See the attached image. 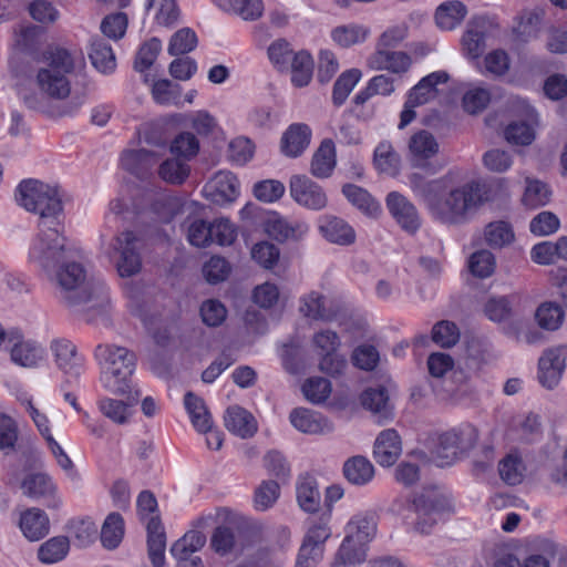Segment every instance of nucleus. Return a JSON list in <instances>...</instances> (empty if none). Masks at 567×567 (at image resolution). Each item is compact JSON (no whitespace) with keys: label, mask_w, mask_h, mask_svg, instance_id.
Masks as SVG:
<instances>
[{"label":"nucleus","mask_w":567,"mask_h":567,"mask_svg":"<svg viewBox=\"0 0 567 567\" xmlns=\"http://www.w3.org/2000/svg\"><path fill=\"white\" fill-rule=\"evenodd\" d=\"M147 553L154 567L165 565L166 534L159 516H152L146 523Z\"/></svg>","instance_id":"nucleus-20"},{"label":"nucleus","mask_w":567,"mask_h":567,"mask_svg":"<svg viewBox=\"0 0 567 567\" xmlns=\"http://www.w3.org/2000/svg\"><path fill=\"white\" fill-rule=\"evenodd\" d=\"M239 188V181L231 172L220 171L205 184L203 194L212 203L223 206L237 199Z\"/></svg>","instance_id":"nucleus-14"},{"label":"nucleus","mask_w":567,"mask_h":567,"mask_svg":"<svg viewBox=\"0 0 567 567\" xmlns=\"http://www.w3.org/2000/svg\"><path fill=\"white\" fill-rule=\"evenodd\" d=\"M326 298L316 291H311L300 298L299 311L313 320L330 321L334 315L326 306Z\"/></svg>","instance_id":"nucleus-40"},{"label":"nucleus","mask_w":567,"mask_h":567,"mask_svg":"<svg viewBox=\"0 0 567 567\" xmlns=\"http://www.w3.org/2000/svg\"><path fill=\"white\" fill-rule=\"evenodd\" d=\"M567 346L550 348L538 361V380L549 390L557 386L566 367Z\"/></svg>","instance_id":"nucleus-15"},{"label":"nucleus","mask_w":567,"mask_h":567,"mask_svg":"<svg viewBox=\"0 0 567 567\" xmlns=\"http://www.w3.org/2000/svg\"><path fill=\"white\" fill-rule=\"evenodd\" d=\"M363 408L371 411L378 423H383L392 417V406L384 388H369L361 394Z\"/></svg>","instance_id":"nucleus-28"},{"label":"nucleus","mask_w":567,"mask_h":567,"mask_svg":"<svg viewBox=\"0 0 567 567\" xmlns=\"http://www.w3.org/2000/svg\"><path fill=\"white\" fill-rule=\"evenodd\" d=\"M185 408L190 416L194 427L200 433H207L212 430V416L199 396L187 392L184 398Z\"/></svg>","instance_id":"nucleus-35"},{"label":"nucleus","mask_w":567,"mask_h":567,"mask_svg":"<svg viewBox=\"0 0 567 567\" xmlns=\"http://www.w3.org/2000/svg\"><path fill=\"white\" fill-rule=\"evenodd\" d=\"M501 478L508 485H516L523 481L524 465L522 460L513 454H508L498 464Z\"/></svg>","instance_id":"nucleus-58"},{"label":"nucleus","mask_w":567,"mask_h":567,"mask_svg":"<svg viewBox=\"0 0 567 567\" xmlns=\"http://www.w3.org/2000/svg\"><path fill=\"white\" fill-rule=\"evenodd\" d=\"M401 453V437L395 430L388 429L378 435L374 442L373 456L381 466H392Z\"/></svg>","instance_id":"nucleus-19"},{"label":"nucleus","mask_w":567,"mask_h":567,"mask_svg":"<svg viewBox=\"0 0 567 567\" xmlns=\"http://www.w3.org/2000/svg\"><path fill=\"white\" fill-rule=\"evenodd\" d=\"M411 58L402 51H390L388 49L377 48L367 59V65L371 70H386L392 73H404L411 66Z\"/></svg>","instance_id":"nucleus-18"},{"label":"nucleus","mask_w":567,"mask_h":567,"mask_svg":"<svg viewBox=\"0 0 567 567\" xmlns=\"http://www.w3.org/2000/svg\"><path fill=\"white\" fill-rule=\"evenodd\" d=\"M94 358L102 367L101 382L115 394H131V377L135 369V355L126 348L114 344H99Z\"/></svg>","instance_id":"nucleus-5"},{"label":"nucleus","mask_w":567,"mask_h":567,"mask_svg":"<svg viewBox=\"0 0 567 567\" xmlns=\"http://www.w3.org/2000/svg\"><path fill=\"white\" fill-rule=\"evenodd\" d=\"M171 152L186 161L195 157L199 151V142L190 132H182L171 143Z\"/></svg>","instance_id":"nucleus-55"},{"label":"nucleus","mask_w":567,"mask_h":567,"mask_svg":"<svg viewBox=\"0 0 567 567\" xmlns=\"http://www.w3.org/2000/svg\"><path fill=\"white\" fill-rule=\"evenodd\" d=\"M197 45L196 33L189 28H183L175 32L168 44L171 55H182L193 51Z\"/></svg>","instance_id":"nucleus-62"},{"label":"nucleus","mask_w":567,"mask_h":567,"mask_svg":"<svg viewBox=\"0 0 567 567\" xmlns=\"http://www.w3.org/2000/svg\"><path fill=\"white\" fill-rule=\"evenodd\" d=\"M125 532L124 519L120 513H110L101 527V543L106 549H115Z\"/></svg>","instance_id":"nucleus-37"},{"label":"nucleus","mask_w":567,"mask_h":567,"mask_svg":"<svg viewBox=\"0 0 567 567\" xmlns=\"http://www.w3.org/2000/svg\"><path fill=\"white\" fill-rule=\"evenodd\" d=\"M64 293L63 298L72 307H81L86 320L93 321L95 315L104 316L109 306V292L102 281L85 284L86 274L79 262L64 260L52 272H44Z\"/></svg>","instance_id":"nucleus-3"},{"label":"nucleus","mask_w":567,"mask_h":567,"mask_svg":"<svg viewBox=\"0 0 567 567\" xmlns=\"http://www.w3.org/2000/svg\"><path fill=\"white\" fill-rule=\"evenodd\" d=\"M218 6L224 10H231L244 20H256L264 12L261 0H220Z\"/></svg>","instance_id":"nucleus-45"},{"label":"nucleus","mask_w":567,"mask_h":567,"mask_svg":"<svg viewBox=\"0 0 567 567\" xmlns=\"http://www.w3.org/2000/svg\"><path fill=\"white\" fill-rule=\"evenodd\" d=\"M311 130L307 124H291L281 137V151L286 156L297 157L309 146Z\"/></svg>","instance_id":"nucleus-23"},{"label":"nucleus","mask_w":567,"mask_h":567,"mask_svg":"<svg viewBox=\"0 0 567 567\" xmlns=\"http://www.w3.org/2000/svg\"><path fill=\"white\" fill-rule=\"evenodd\" d=\"M23 493L33 498H50L48 506L59 507L61 501L54 497L55 485L52 480L43 473L28 475L22 482Z\"/></svg>","instance_id":"nucleus-26"},{"label":"nucleus","mask_w":567,"mask_h":567,"mask_svg":"<svg viewBox=\"0 0 567 567\" xmlns=\"http://www.w3.org/2000/svg\"><path fill=\"white\" fill-rule=\"evenodd\" d=\"M280 494L279 484L276 481H264L255 492V507L259 511L270 508Z\"/></svg>","instance_id":"nucleus-64"},{"label":"nucleus","mask_w":567,"mask_h":567,"mask_svg":"<svg viewBox=\"0 0 567 567\" xmlns=\"http://www.w3.org/2000/svg\"><path fill=\"white\" fill-rule=\"evenodd\" d=\"M485 240L493 248H503L513 243L515 235L512 226L503 220L489 223L484 230Z\"/></svg>","instance_id":"nucleus-44"},{"label":"nucleus","mask_w":567,"mask_h":567,"mask_svg":"<svg viewBox=\"0 0 567 567\" xmlns=\"http://www.w3.org/2000/svg\"><path fill=\"white\" fill-rule=\"evenodd\" d=\"M342 193L353 206L369 216H377L381 210L380 204L365 189L357 185L346 184Z\"/></svg>","instance_id":"nucleus-41"},{"label":"nucleus","mask_w":567,"mask_h":567,"mask_svg":"<svg viewBox=\"0 0 567 567\" xmlns=\"http://www.w3.org/2000/svg\"><path fill=\"white\" fill-rule=\"evenodd\" d=\"M464 52L472 59L478 58L485 49L484 23L471 24L462 38Z\"/></svg>","instance_id":"nucleus-46"},{"label":"nucleus","mask_w":567,"mask_h":567,"mask_svg":"<svg viewBox=\"0 0 567 567\" xmlns=\"http://www.w3.org/2000/svg\"><path fill=\"white\" fill-rule=\"evenodd\" d=\"M330 514L323 513L318 522H312L302 543L323 550L326 540L330 537Z\"/></svg>","instance_id":"nucleus-53"},{"label":"nucleus","mask_w":567,"mask_h":567,"mask_svg":"<svg viewBox=\"0 0 567 567\" xmlns=\"http://www.w3.org/2000/svg\"><path fill=\"white\" fill-rule=\"evenodd\" d=\"M69 532L74 537L78 546L87 547L96 539L97 527L89 517L78 518L69 523Z\"/></svg>","instance_id":"nucleus-52"},{"label":"nucleus","mask_w":567,"mask_h":567,"mask_svg":"<svg viewBox=\"0 0 567 567\" xmlns=\"http://www.w3.org/2000/svg\"><path fill=\"white\" fill-rule=\"evenodd\" d=\"M454 434L443 433L439 437L437 446L434 451V461L440 467H444L454 463L462 452L455 444Z\"/></svg>","instance_id":"nucleus-50"},{"label":"nucleus","mask_w":567,"mask_h":567,"mask_svg":"<svg viewBox=\"0 0 567 567\" xmlns=\"http://www.w3.org/2000/svg\"><path fill=\"white\" fill-rule=\"evenodd\" d=\"M460 336L457 326L449 320L435 323L432 329V340L442 348L455 346L460 340Z\"/></svg>","instance_id":"nucleus-57"},{"label":"nucleus","mask_w":567,"mask_h":567,"mask_svg":"<svg viewBox=\"0 0 567 567\" xmlns=\"http://www.w3.org/2000/svg\"><path fill=\"white\" fill-rule=\"evenodd\" d=\"M19 527L25 538L37 542L49 534V517L42 509L29 508L21 513Z\"/></svg>","instance_id":"nucleus-25"},{"label":"nucleus","mask_w":567,"mask_h":567,"mask_svg":"<svg viewBox=\"0 0 567 567\" xmlns=\"http://www.w3.org/2000/svg\"><path fill=\"white\" fill-rule=\"evenodd\" d=\"M161 50L162 42L157 38H152L144 42L136 53L134 69L138 72H144L150 69L157 59Z\"/></svg>","instance_id":"nucleus-59"},{"label":"nucleus","mask_w":567,"mask_h":567,"mask_svg":"<svg viewBox=\"0 0 567 567\" xmlns=\"http://www.w3.org/2000/svg\"><path fill=\"white\" fill-rule=\"evenodd\" d=\"M50 352L56 369L68 382L78 380L84 371V357L78 347L66 338H55L50 342Z\"/></svg>","instance_id":"nucleus-8"},{"label":"nucleus","mask_w":567,"mask_h":567,"mask_svg":"<svg viewBox=\"0 0 567 567\" xmlns=\"http://www.w3.org/2000/svg\"><path fill=\"white\" fill-rule=\"evenodd\" d=\"M516 112L522 117L513 121L505 130V138L511 144L529 145L535 140L538 117L535 110L524 100H516Z\"/></svg>","instance_id":"nucleus-12"},{"label":"nucleus","mask_w":567,"mask_h":567,"mask_svg":"<svg viewBox=\"0 0 567 567\" xmlns=\"http://www.w3.org/2000/svg\"><path fill=\"white\" fill-rule=\"evenodd\" d=\"M343 550V543L341 544L336 559L332 563V567L339 566H354L357 564L362 563L365 559V544L357 543L355 540H350L347 549Z\"/></svg>","instance_id":"nucleus-60"},{"label":"nucleus","mask_w":567,"mask_h":567,"mask_svg":"<svg viewBox=\"0 0 567 567\" xmlns=\"http://www.w3.org/2000/svg\"><path fill=\"white\" fill-rule=\"evenodd\" d=\"M69 550V538L65 536H54L40 545L38 558L42 564L52 565L63 560Z\"/></svg>","instance_id":"nucleus-39"},{"label":"nucleus","mask_w":567,"mask_h":567,"mask_svg":"<svg viewBox=\"0 0 567 567\" xmlns=\"http://www.w3.org/2000/svg\"><path fill=\"white\" fill-rule=\"evenodd\" d=\"M296 496L300 508L308 513H316L320 508L321 495L318 483L309 474L300 475L296 483Z\"/></svg>","instance_id":"nucleus-29"},{"label":"nucleus","mask_w":567,"mask_h":567,"mask_svg":"<svg viewBox=\"0 0 567 567\" xmlns=\"http://www.w3.org/2000/svg\"><path fill=\"white\" fill-rule=\"evenodd\" d=\"M42 359V347L31 340L19 341L11 349V360L24 368L37 367Z\"/></svg>","instance_id":"nucleus-38"},{"label":"nucleus","mask_w":567,"mask_h":567,"mask_svg":"<svg viewBox=\"0 0 567 567\" xmlns=\"http://www.w3.org/2000/svg\"><path fill=\"white\" fill-rule=\"evenodd\" d=\"M467 14L465 4L458 0H450L441 3L435 11V21L442 30H453Z\"/></svg>","instance_id":"nucleus-33"},{"label":"nucleus","mask_w":567,"mask_h":567,"mask_svg":"<svg viewBox=\"0 0 567 567\" xmlns=\"http://www.w3.org/2000/svg\"><path fill=\"white\" fill-rule=\"evenodd\" d=\"M361 78V71L358 69H350L344 71L336 81L332 91V102L336 106L344 103L355 84Z\"/></svg>","instance_id":"nucleus-49"},{"label":"nucleus","mask_w":567,"mask_h":567,"mask_svg":"<svg viewBox=\"0 0 567 567\" xmlns=\"http://www.w3.org/2000/svg\"><path fill=\"white\" fill-rule=\"evenodd\" d=\"M411 165L424 169L427 174H436L443 168V164H434L429 161L439 153L440 146L432 133L421 130L414 133L408 143Z\"/></svg>","instance_id":"nucleus-9"},{"label":"nucleus","mask_w":567,"mask_h":567,"mask_svg":"<svg viewBox=\"0 0 567 567\" xmlns=\"http://www.w3.org/2000/svg\"><path fill=\"white\" fill-rule=\"evenodd\" d=\"M302 392L308 401L321 403L330 395L331 384L329 380L321 377L310 378L303 383Z\"/></svg>","instance_id":"nucleus-63"},{"label":"nucleus","mask_w":567,"mask_h":567,"mask_svg":"<svg viewBox=\"0 0 567 567\" xmlns=\"http://www.w3.org/2000/svg\"><path fill=\"white\" fill-rule=\"evenodd\" d=\"M38 229L29 248V258L43 272H52L59 264L68 260L72 249L68 245L61 220L56 224H38Z\"/></svg>","instance_id":"nucleus-6"},{"label":"nucleus","mask_w":567,"mask_h":567,"mask_svg":"<svg viewBox=\"0 0 567 567\" xmlns=\"http://www.w3.org/2000/svg\"><path fill=\"white\" fill-rule=\"evenodd\" d=\"M16 198L21 207L39 216L38 224H56L63 213L59 188L38 179L22 181L17 188Z\"/></svg>","instance_id":"nucleus-7"},{"label":"nucleus","mask_w":567,"mask_h":567,"mask_svg":"<svg viewBox=\"0 0 567 567\" xmlns=\"http://www.w3.org/2000/svg\"><path fill=\"white\" fill-rule=\"evenodd\" d=\"M377 533V517L372 512L359 513L347 525V536L343 539V550L350 540L367 544Z\"/></svg>","instance_id":"nucleus-21"},{"label":"nucleus","mask_w":567,"mask_h":567,"mask_svg":"<svg viewBox=\"0 0 567 567\" xmlns=\"http://www.w3.org/2000/svg\"><path fill=\"white\" fill-rule=\"evenodd\" d=\"M551 192L549 187L538 181L526 178V188L523 195V203L529 208H537L549 203Z\"/></svg>","instance_id":"nucleus-47"},{"label":"nucleus","mask_w":567,"mask_h":567,"mask_svg":"<svg viewBox=\"0 0 567 567\" xmlns=\"http://www.w3.org/2000/svg\"><path fill=\"white\" fill-rule=\"evenodd\" d=\"M318 229L329 241L339 246H349L355 241L353 227L344 219L326 214L318 218Z\"/></svg>","instance_id":"nucleus-17"},{"label":"nucleus","mask_w":567,"mask_h":567,"mask_svg":"<svg viewBox=\"0 0 567 567\" xmlns=\"http://www.w3.org/2000/svg\"><path fill=\"white\" fill-rule=\"evenodd\" d=\"M140 393L136 391L135 395H128L126 401L102 398L97 402L99 411L113 423L124 425L130 422L132 416V406L137 401Z\"/></svg>","instance_id":"nucleus-22"},{"label":"nucleus","mask_w":567,"mask_h":567,"mask_svg":"<svg viewBox=\"0 0 567 567\" xmlns=\"http://www.w3.org/2000/svg\"><path fill=\"white\" fill-rule=\"evenodd\" d=\"M158 155L145 148L125 151L121 157L122 166L137 176L145 174L157 164Z\"/></svg>","instance_id":"nucleus-32"},{"label":"nucleus","mask_w":567,"mask_h":567,"mask_svg":"<svg viewBox=\"0 0 567 567\" xmlns=\"http://www.w3.org/2000/svg\"><path fill=\"white\" fill-rule=\"evenodd\" d=\"M90 48L89 56L94 68L102 73L113 72L116 60L109 42L102 38H92Z\"/></svg>","instance_id":"nucleus-34"},{"label":"nucleus","mask_w":567,"mask_h":567,"mask_svg":"<svg viewBox=\"0 0 567 567\" xmlns=\"http://www.w3.org/2000/svg\"><path fill=\"white\" fill-rule=\"evenodd\" d=\"M535 318L540 328L555 331L563 324L565 313L558 303L545 301L536 309Z\"/></svg>","instance_id":"nucleus-42"},{"label":"nucleus","mask_w":567,"mask_h":567,"mask_svg":"<svg viewBox=\"0 0 567 567\" xmlns=\"http://www.w3.org/2000/svg\"><path fill=\"white\" fill-rule=\"evenodd\" d=\"M266 230L278 241H299L307 236L309 225L301 219H290L275 214L267 219Z\"/></svg>","instance_id":"nucleus-16"},{"label":"nucleus","mask_w":567,"mask_h":567,"mask_svg":"<svg viewBox=\"0 0 567 567\" xmlns=\"http://www.w3.org/2000/svg\"><path fill=\"white\" fill-rule=\"evenodd\" d=\"M224 420L227 430L241 439L250 437L257 432V422L254 415L239 405L229 406Z\"/></svg>","instance_id":"nucleus-24"},{"label":"nucleus","mask_w":567,"mask_h":567,"mask_svg":"<svg viewBox=\"0 0 567 567\" xmlns=\"http://www.w3.org/2000/svg\"><path fill=\"white\" fill-rule=\"evenodd\" d=\"M203 322L207 327H219L227 318V309L224 303L217 299H207L203 301L199 308Z\"/></svg>","instance_id":"nucleus-61"},{"label":"nucleus","mask_w":567,"mask_h":567,"mask_svg":"<svg viewBox=\"0 0 567 567\" xmlns=\"http://www.w3.org/2000/svg\"><path fill=\"white\" fill-rule=\"evenodd\" d=\"M399 155L389 142H381L374 151V164L377 168L386 174H394L399 167Z\"/></svg>","instance_id":"nucleus-54"},{"label":"nucleus","mask_w":567,"mask_h":567,"mask_svg":"<svg viewBox=\"0 0 567 567\" xmlns=\"http://www.w3.org/2000/svg\"><path fill=\"white\" fill-rule=\"evenodd\" d=\"M291 198L301 207L310 210H322L328 205L324 189L306 175H293L289 181Z\"/></svg>","instance_id":"nucleus-10"},{"label":"nucleus","mask_w":567,"mask_h":567,"mask_svg":"<svg viewBox=\"0 0 567 567\" xmlns=\"http://www.w3.org/2000/svg\"><path fill=\"white\" fill-rule=\"evenodd\" d=\"M148 11H154L155 21L159 25H169L177 20L178 10L175 0H148Z\"/></svg>","instance_id":"nucleus-56"},{"label":"nucleus","mask_w":567,"mask_h":567,"mask_svg":"<svg viewBox=\"0 0 567 567\" xmlns=\"http://www.w3.org/2000/svg\"><path fill=\"white\" fill-rule=\"evenodd\" d=\"M449 74L445 71L433 72L414 85L408 95L409 105H423L436 95V85L440 83H446L449 81Z\"/></svg>","instance_id":"nucleus-27"},{"label":"nucleus","mask_w":567,"mask_h":567,"mask_svg":"<svg viewBox=\"0 0 567 567\" xmlns=\"http://www.w3.org/2000/svg\"><path fill=\"white\" fill-rule=\"evenodd\" d=\"M138 244L140 239L132 231H123L114 238L112 246L117 256L116 268L121 277H132L140 272L142 259Z\"/></svg>","instance_id":"nucleus-11"},{"label":"nucleus","mask_w":567,"mask_h":567,"mask_svg":"<svg viewBox=\"0 0 567 567\" xmlns=\"http://www.w3.org/2000/svg\"><path fill=\"white\" fill-rule=\"evenodd\" d=\"M78 58L71 51L53 47L47 49L38 61L34 82L38 91L20 89L19 96L23 104L33 111L44 112L48 100L64 101L60 116L75 114L85 103L84 93L71 94V76L76 69Z\"/></svg>","instance_id":"nucleus-2"},{"label":"nucleus","mask_w":567,"mask_h":567,"mask_svg":"<svg viewBox=\"0 0 567 567\" xmlns=\"http://www.w3.org/2000/svg\"><path fill=\"white\" fill-rule=\"evenodd\" d=\"M453 181L452 172L435 179H426L420 173L409 176L412 192L423 200L435 220L447 226H460L472 218L486 198L480 182L471 181L454 187Z\"/></svg>","instance_id":"nucleus-1"},{"label":"nucleus","mask_w":567,"mask_h":567,"mask_svg":"<svg viewBox=\"0 0 567 567\" xmlns=\"http://www.w3.org/2000/svg\"><path fill=\"white\" fill-rule=\"evenodd\" d=\"M450 508L447 498L435 487H424L405 497H398L390 511L415 533L427 535L440 515Z\"/></svg>","instance_id":"nucleus-4"},{"label":"nucleus","mask_w":567,"mask_h":567,"mask_svg":"<svg viewBox=\"0 0 567 567\" xmlns=\"http://www.w3.org/2000/svg\"><path fill=\"white\" fill-rule=\"evenodd\" d=\"M370 30L363 25L348 24L333 29L332 39L341 47L349 48L351 45L362 43L369 35Z\"/></svg>","instance_id":"nucleus-48"},{"label":"nucleus","mask_w":567,"mask_h":567,"mask_svg":"<svg viewBox=\"0 0 567 567\" xmlns=\"http://www.w3.org/2000/svg\"><path fill=\"white\" fill-rule=\"evenodd\" d=\"M344 477L354 485H365L374 476L372 463L364 456H353L343 465Z\"/></svg>","instance_id":"nucleus-36"},{"label":"nucleus","mask_w":567,"mask_h":567,"mask_svg":"<svg viewBox=\"0 0 567 567\" xmlns=\"http://www.w3.org/2000/svg\"><path fill=\"white\" fill-rule=\"evenodd\" d=\"M313 60L307 51H299L291 59V81L296 86L308 85L312 78Z\"/></svg>","instance_id":"nucleus-43"},{"label":"nucleus","mask_w":567,"mask_h":567,"mask_svg":"<svg viewBox=\"0 0 567 567\" xmlns=\"http://www.w3.org/2000/svg\"><path fill=\"white\" fill-rule=\"evenodd\" d=\"M336 163L334 143L331 140H324L312 156L310 172L317 178H328Z\"/></svg>","instance_id":"nucleus-31"},{"label":"nucleus","mask_w":567,"mask_h":567,"mask_svg":"<svg viewBox=\"0 0 567 567\" xmlns=\"http://www.w3.org/2000/svg\"><path fill=\"white\" fill-rule=\"evenodd\" d=\"M385 205L396 224L406 233L415 234L422 225L416 206L399 192L386 195Z\"/></svg>","instance_id":"nucleus-13"},{"label":"nucleus","mask_w":567,"mask_h":567,"mask_svg":"<svg viewBox=\"0 0 567 567\" xmlns=\"http://www.w3.org/2000/svg\"><path fill=\"white\" fill-rule=\"evenodd\" d=\"M190 172L189 166L177 158H168L158 166V175L166 183L183 184Z\"/></svg>","instance_id":"nucleus-51"},{"label":"nucleus","mask_w":567,"mask_h":567,"mask_svg":"<svg viewBox=\"0 0 567 567\" xmlns=\"http://www.w3.org/2000/svg\"><path fill=\"white\" fill-rule=\"evenodd\" d=\"M289 419L296 430L306 434H319L331 429L319 413L303 408L292 410Z\"/></svg>","instance_id":"nucleus-30"}]
</instances>
